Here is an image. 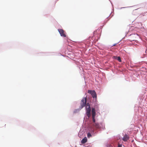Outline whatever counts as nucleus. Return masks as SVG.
Here are the masks:
<instances>
[{"instance_id":"obj_12","label":"nucleus","mask_w":147,"mask_h":147,"mask_svg":"<svg viewBox=\"0 0 147 147\" xmlns=\"http://www.w3.org/2000/svg\"><path fill=\"white\" fill-rule=\"evenodd\" d=\"M95 117H92L93 121L94 123L95 122Z\"/></svg>"},{"instance_id":"obj_11","label":"nucleus","mask_w":147,"mask_h":147,"mask_svg":"<svg viewBox=\"0 0 147 147\" xmlns=\"http://www.w3.org/2000/svg\"><path fill=\"white\" fill-rule=\"evenodd\" d=\"M91 136V135L90 133H88L87 134V136L88 138H90Z\"/></svg>"},{"instance_id":"obj_9","label":"nucleus","mask_w":147,"mask_h":147,"mask_svg":"<svg viewBox=\"0 0 147 147\" xmlns=\"http://www.w3.org/2000/svg\"><path fill=\"white\" fill-rule=\"evenodd\" d=\"M90 111H88L86 112V114L88 117H89L91 116Z\"/></svg>"},{"instance_id":"obj_2","label":"nucleus","mask_w":147,"mask_h":147,"mask_svg":"<svg viewBox=\"0 0 147 147\" xmlns=\"http://www.w3.org/2000/svg\"><path fill=\"white\" fill-rule=\"evenodd\" d=\"M88 92L91 94L93 98H95L96 99L97 98L96 94L94 90H88Z\"/></svg>"},{"instance_id":"obj_6","label":"nucleus","mask_w":147,"mask_h":147,"mask_svg":"<svg viewBox=\"0 0 147 147\" xmlns=\"http://www.w3.org/2000/svg\"><path fill=\"white\" fill-rule=\"evenodd\" d=\"M87 142V138L85 137H84L82 140L81 143H86Z\"/></svg>"},{"instance_id":"obj_8","label":"nucleus","mask_w":147,"mask_h":147,"mask_svg":"<svg viewBox=\"0 0 147 147\" xmlns=\"http://www.w3.org/2000/svg\"><path fill=\"white\" fill-rule=\"evenodd\" d=\"M113 57L115 59H116L119 62H121V58L119 57L114 56Z\"/></svg>"},{"instance_id":"obj_5","label":"nucleus","mask_w":147,"mask_h":147,"mask_svg":"<svg viewBox=\"0 0 147 147\" xmlns=\"http://www.w3.org/2000/svg\"><path fill=\"white\" fill-rule=\"evenodd\" d=\"M92 116L95 117L96 115L95 110L94 108H92Z\"/></svg>"},{"instance_id":"obj_3","label":"nucleus","mask_w":147,"mask_h":147,"mask_svg":"<svg viewBox=\"0 0 147 147\" xmlns=\"http://www.w3.org/2000/svg\"><path fill=\"white\" fill-rule=\"evenodd\" d=\"M58 31L59 32L61 36L63 37H66V35L64 33V31L62 29H58Z\"/></svg>"},{"instance_id":"obj_1","label":"nucleus","mask_w":147,"mask_h":147,"mask_svg":"<svg viewBox=\"0 0 147 147\" xmlns=\"http://www.w3.org/2000/svg\"><path fill=\"white\" fill-rule=\"evenodd\" d=\"M86 98H83L81 100V102L80 103V107L81 109L83 108L84 106H86V111H91V109L89 104L88 103H87L86 104Z\"/></svg>"},{"instance_id":"obj_4","label":"nucleus","mask_w":147,"mask_h":147,"mask_svg":"<svg viewBox=\"0 0 147 147\" xmlns=\"http://www.w3.org/2000/svg\"><path fill=\"white\" fill-rule=\"evenodd\" d=\"M129 139V137L128 135L125 134L122 138L124 142L127 141Z\"/></svg>"},{"instance_id":"obj_7","label":"nucleus","mask_w":147,"mask_h":147,"mask_svg":"<svg viewBox=\"0 0 147 147\" xmlns=\"http://www.w3.org/2000/svg\"><path fill=\"white\" fill-rule=\"evenodd\" d=\"M93 125L97 128H99L100 127V126L98 123H95L93 124Z\"/></svg>"},{"instance_id":"obj_13","label":"nucleus","mask_w":147,"mask_h":147,"mask_svg":"<svg viewBox=\"0 0 147 147\" xmlns=\"http://www.w3.org/2000/svg\"><path fill=\"white\" fill-rule=\"evenodd\" d=\"M117 147H122L121 145L119 144V143L118 144V146Z\"/></svg>"},{"instance_id":"obj_10","label":"nucleus","mask_w":147,"mask_h":147,"mask_svg":"<svg viewBox=\"0 0 147 147\" xmlns=\"http://www.w3.org/2000/svg\"><path fill=\"white\" fill-rule=\"evenodd\" d=\"M94 108L95 109H96L97 110L99 109L98 106V105L97 104V103H96L95 104V105L94 106Z\"/></svg>"}]
</instances>
